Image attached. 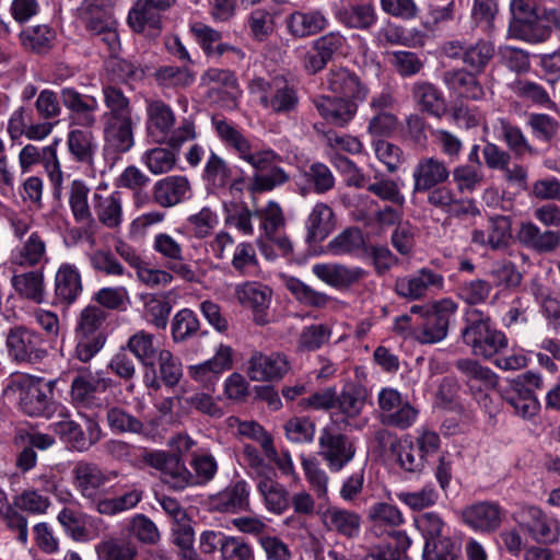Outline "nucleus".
Returning a JSON list of instances; mask_svg holds the SVG:
<instances>
[{
	"instance_id": "nucleus-1",
	"label": "nucleus",
	"mask_w": 560,
	"mask_h": 560,
	"mask_svg": "<svg viewBox=\"0 0 560 560\" xmlns=\"http://www.w3.org/2000/svg\"><path fill=\"white\" fill-rule=\"evenodd\" d=\"M509 36L528 43H541L552 28L560 30V10L537 7L530 0H512Z\"/></svg>"
},
{
	"instance_id": "nucleus-2",
	"label": "nucleus",
	"mask_w": 560,
	"mask_h": 560,
	"mask_svg": "<svg viewBox=\"0 0 560 560\" xmlns=\"http://www.w3.org/2000/svg\"><path fill=\"white\" fill-rule=\"evenodd\" d=\"M460 339L474 357L490 360L508 348L505 334L499 330L489 314L470 307L464 315Z\"/></svg>"
},
{
	"instance_id": "nucleus-3",
	"label": "nucleus",
	"mask_w": 560,
	"mask_h": 560,
	"mask_svg": "<svg viewBox=\"0 0 560 560\" xmlns=\"http://www.w3.org/2000/svg\"><path fill=\"white\" fill-rule=\"evenodd\" d=\"M5 348L8 357L18 364H38L48 355L43 335L25 325L7 330Z\"/></svg>"
},
{
	"instance_id": "nucleus-4",
	"label": "nucleus",
	"mask_w": 560,
	"mask_h": 560,
	"mask_svg": "<svg viewBox=\"0 0 560 560\" xmlns=\"http://www.w3.org/2000/svg\"><path fill=\"white\" fill-rule=\"evenodd\" d=\"M142 459L161 472V481L174 491H183L196 486V478L177 454L152 451L144 452Z\"/></svg>"
},
{
	"instance_id": "nucleus-5",
	"label": "nucleus",
	"mask_w": 560,
	"mask_h": 560,
	"mask_svg": "<svg viewBox=\"0 0 560 560\" xmlns=\"http://www.w3.org/2000/svg\"><path fill=\"white\" fill-rule=\"evenodd\" d=\"M19 387V406L30 417L50 418L56 411L50 382L40 378L21 381Z\"/></svg>"
},
{
	"instance_id": "nucleus-6",
	"label": "nucleus",
	"mask_w": 560,
	"mask_h": 560,
	"mask_svg": "<svg viewBox=\"0 0 560 560\" xmlns=\"http://www.w3.org/2000/svg\"><path fill=\"white\" fill-rule=\"evenodd\" d=\"M318 455L326 462L331 472L341 471L355 456L353 441L346 434L323 429L318 438Z\"/></svg>"
},
{
	"instance_id": "nucleus-7",
	"label": "nucleus",
	"mask_w": 560,
	"mask_h": 560,
	"mask_svg": "<svg viewBox=\"0 0 560 560\" xmlns=\"http://www.w3.org/2000/svg\"><path fill=\"white\" fill-rule=\"evenodd\" d=\"M347 38L340 32H329L314 39L305 52L302 65L308 74H315L328 65L336 56H343Z\"/></svg>"
},
{
	"instance_id": "nucleus-8",
	"label": "nucleus",
	"mask_w": 560,
	"mask_h": 560,
	"mask_svg": "<svg viewBox=\"0 0 560 560\" xmlns=\"http://www.w3.org/2000/svg\"><path fill=\"white\" fill-rule=\"evenodd\" d=\"M212 125L221 141L226 147L234 149L241 159L248 162L255 170L265 171L268 168L272 158L270 152L252 153L249 141L240 130L222 117L213 116Z\"/></svg>"
},
{
	"instance_id": "nucleus-9",
	"label": "nucleus",
	"mask_w": 560,
	"mask_h": 560,
	"mask_svg": "<svg viewBox=\"0 0 560 560\" xmlns=\"http://www.w3.org/2000/svg\"><path fill=\"white\" fill-rule=\"evenodd\" d=\"M456 369L464 377V382L469 388L470 394L479 401L488 400L487 392L497 387L499 377L488 366L481 365L471 358L459 359L455 362Z\"/></svg>"
},
{
	"instance_id": "nucleus-10",
	"label": "nucleus",
	"mask_w": 560,
	"mask_h": 560,
	"mask_svg": "<svg viewBox=\"0 0 560 560\" xmlns=\"http://www.w3.org/2000/svg\"><path fill=\"white\" fill-rule=\"evenodd\" d=\"M456 308L453 301L443 300L434 305L433 311H425L424 323L415 331L416 339L421 343H435L443 340Z\"/></svg>"
},
{
	"instance_id": "nucleus-11",
	"label": "nucleus",
	"mask_w": 560,
	"mask_h": 560,
	"mask_svg": "<svg viewBox=\"0 0 560 560\" xmlns=\"http://www.w3.org/2000/svg\"><path fill=\"white\" fill-rule=\"evenodd\" d=\"M153 249L166 260L167 269L187 282H196L198 275L192 265L184 261L182 244L167 233L154 236Z\"/></svg>"
},
{
	"instance_id": "nucleus-12",
	"label": "nucleus",
	"mask_w": 560,
	"mask_h": 560,
	"mask_svg": "<svg viewBox=\"0 0 560 560\" xmlns=\"http://www.w3.org/2000/svg\"><path fill=\"white\" fill-rule=\"evenodd\" d=\"M327 89L338 97L363 102L370 90L362 78L346 67L331 68L326 77Z\"/></svg>"
},
{
	"instance_id": "nucleus-13",
	"label": "nucleus",
	"mask_w": 560,
	"mask_h": 560,
	"mask_svg": "<svg viewBox=\"0 0 560 560\" xmlns=\"http://www.w3.org/2000/svg\"><path fill=\"white\" fill-rule=\"evenodd\" d=\"M253 85L261 92L260 103L275 113H289L295 109L299 103L295 90L278 78L271 82L256 79Z\"/></svg>"
},
{
	"instance_id": "nucleus-14",
	"label": "nucleus",
	"mask_w": 560,
	"mask_h": 560,
	"mask_svg": "<svg viewBox=\"0 0 560 560\" xmlns=\"http://www.w3.org/2000/svg\"><path fill=\"white\" fill-rule=\"evenodd\" d=\"M290 370V362L280 352L262 353L255 351L248 360L247 374L252 381H280Z\"/></svg>"
},
{
	"instance_id": "nucleus-15",
	"label": "nucleus",
	"mask_w": 560,
	"mask_h": 560,
	"mask_svg": "<svg viewBox=\"0 0 560 560\" xmlns=\"http://www.w3.org/2000/svg\"><path fill=\"white\" fill-rule=\"evenodd\" d=\"M233 350L231 347L220 345L214 357L203 363L188 368L189 376L202 385L206 389L213 392L221 374L233 365Z\"/></svg>"
},
{
	"instance_id": "nucleus-16",
	"label": "nucleus",
	"mask_w": 560,
	"mask_h": 560,
	"mask_svg": "<svg viewBox=\"0 0 560 560\" xmlns=\"http://www.w3.org/2000/svg\"><path fill=\"white\" fill-rule=\"evenodd\" d=\"M451 176L446 163L435 156H421L412 170V194H424L438 185L445 184Z\"/></svg>"
},
{
	"instance_id": "nucleus-17",
	"label": "nucleus",
	"mask_w": 560,
	"mask_h": 560,
	"mask_svg": "<svg viewBox=\"0 0 560 560\" xmlns=\"http://www.w3.org/2000/svg\"><path fill=\"white\" fill-rule=\"evenodd\" d=\"M521 525L539 544H555L559 540L558 521L537 506H526L522 511Z\"/></svg>"
},
{
	"instance_id": "nucleus-18",
	"label": "nucleus",
	"mask_w": 560,
	"mask_h": 560,
	"mask_svg": "<svg viewBox=\"0 0 560 560\" xmlns=\"http://www.w3.org/2000/svg\"><path fill=\"white\" fill-rule=\"evenodd\" d=\"M427 202L451 217L476 215L479 213L475 201L469 198H456L453 188L444 184L435 186L431 190H425Z\"/></svg>"
},
{
	"instance_id": "nucleus-19",
	"label": "nucleus",
	"mask_w": 560,
	"mask_h": 560,
	"mask_svg": "<svg viewBox=\"0 0 560 560\" xmlns=\"http://www.w3.org/2000/svg\"><path fill=\"white\" fill-rule=\"evenodd\" d=\"M73 486L84 499H95L100 490L109 480L110 476L116 477V471L106 472L97 464L80 460L73 470Z\"/></svg>"
},
{
	"instance_id": "nucleus-20",
	"label": "nucleus",
	"mask_w": 560,
	"mask_h": 560,
	"mask_svg": "<svg viewBox=\"0 0 560 560\" xmlns=\"http://www.w3.org/2000/svg\"><path fill=\"white\" fill-rule=\"evenodd\" d=\"M444 278L442 275L429 268H422L410 277L397 279L395 291L402 298L418 300L432 289L442 290Z\"/></svg>"
},
{
	"instance_id": "nucleus-21",
	"label": "nucleus",
	"mask_w": 560,
	"mask_h": 560,
	"mask_svg": "<svg viewBox=\"0 0 560 560\" xmlns=\"http://www.w3.org/2000/svg\"><path fill=\"white\" fill-rule=\"evenodd\" d=\"M147 130L156 143H165L173 130L176 116L173 108L162 100L147 101Z\"/></svg>"
},
{
	"instance_id": "nucleus-22",
	"label": "nucleus",
	"mask_w": 560,
	"mask_h": 560,
	"mask_svg": "<svg viewBox=\"0 0 560 560\" xmlns=\"http://www.w3.org/2000/svg\"><path fill=\"white\" fill-rule=\"evenodd\" d=\"M113 386V380L104 377L100 373L83 372L79 373L71 383L72 401L81 407H92L97 405L96 393L105 392Z\"/></svg>"
},
{
	"instance_id": "nucleus-23",
	"label": "nucleus",
	"mask_w": 560,
	"mask_h": 560,
	"mask_svg": "<svg viewBox=\"0 0 560 560\" xmlns=\"http://www.w3.org/2000/svg\"><path fill=\"white\" fill-rule=\"evenodd\" d=\"M462 516L469 527L491 533L500 527L503 511L497 502L482 501L466 506L462 512Z\"/></svg>"
},
{
	"instance_id": "nucleus-24",
	"label": "nucleus",
	"mask_w": 560,
	"mask_h": 560,
	"mask_svg": "<svg viewBox=\"0 0 560 560\" xmlns=\"http://www.w3.org/2000/svg\"><path fill=\"white\" fill-rule=\"evenodd\" d=\"M191 194V186L186 176L172 175L158 180L152 190L153 200L163 208L174 207Z\"/></svg>"
},
{
	"instance_id": "nucleus-25",
	"label": "nucleus",
	"mask_w": 560,
	"mask_h": 560,
	"mask_svg": "<svg viewBox=\"0 0 560 560\" xmlns=\"http://www.w3.org/2000/svg\"><path fill=\"white\" fill-rule=\"evenodd\" d=\"M518 242L536 253H552L560 246V233L553 230H541L532 221L522 222L517 231Z\"/></svg>"
},
{
	"instance_id": "nucleus-26",
	"label": "nucleus",
	"mask_w": 560,
	"mask_h": 560,
	"mask_svg": "<svg viewBox=\"0 0 560 560\" xmlns=\"http://www.w3.org/2000/svg\"><path fill=\"white\" fill-rule=\"evenodd\" d=\"M104 149L113 153H126L135 144L132 118L104 120Z\"/></svg>"
},
{
	"instance_id": "nucleus-27",
	"label": "nucleus",
	"mask_w": 560,
	"mask_h": 560,
	"mask_svg": "<svg viewBox=\"0 0 560 560\" xmlns=\"http://www.w3.org/2000/svg\"><path fill=\"white\" fill-rule=\"evenodd\" d=\"M238 302L254 313V320L258 325L268 323L266 311L270 304L271 291L268 287L257 282H248L236 289Z\"/></svg>"
},
{
	"instance_id": "nucleus-28",
	"label": "nucleus",
	"mask_w": 560,
	"mask_h": 560,
	"mask_svg": "<svg viewBox=\"0 0 560 560\" xmlns=\"http://www.w3.org/2000/svg\"><path fill=\"white\" fill-rule=\"evenodd\" d=\"M312 270L318 279L339 290L350 288L365 275L362 268L342 264H316Z\"/></svg>"
},
{
	"instance_id": "nucleus-29",
	"label": "nucleus",
	"mask_w": 560,
	"mask_h": 560,
	"mask_svg": "<svg viewBox=\"0 0 560 560\" xmlns=\"http://www.w3.org/2000/svg\"><path fill=\"white\" fill-rule=\"evenodd\" d=\"M319 114L331 125L346 126L358 110V102L338 96H323L315 101Z\"/></svg>"
},
{
	"instance_id": "nucleus-30",
	"label": "nucleus",
	"mask_w": 560,
	"mask_h": 560,
	"mask_svg": "<svg viewBox=\"0 0 560 560\" xmlns=\"http://www.w3.org/2000/svg\"><path fill=\"white\" fill-rule=\"evenodd\" d=\"M61 101L71 110L78 125L91 128L96 122L95 112L98 103L94 96L82 95L74 89H62Z\"/></svg>"
},
{
	"instance_id": "nucleus-31",
	"label": "nucleus",
	"mask_w": 560,
	"mask_h": 560,
	"mask_svg": "<svg viewBox=\"0 0 560 560\" xmlns=\"http://www.w3.org/2000/svg\"><path fill=\"white\" fill-rule=\"evenodd\" d=\"M82 290V279L77 267L62 264L55 276V300L68 306L77 301Z\"/></svg>"
},
{
	"instance_id": "nucleus-32",
	"label": "nucleus",
	"mask_w": 560,
	"mask_h": 560,
	"mask_svg": "<svg viewBox=\"0 0 560 560\" xmlns=\"http://www.w3.org/2000/svg\"><path fill=\"white\" fill-rule=\"evenodd\" d=\"M324 527L343 537L353 538L360 532L361 517L358 513L338 506H328L320 514Z\"/></svg>"
},
{
	"instance_id": "nucleus-33",
	"label": "nucleus",
	"mask_w": 560,
	"mask_h": 560,
	"mask_svg": "<svg viewBox=\"0 0 560 560\" xmlns=\"http://www.w3.org/2000/svg\"><path fill=\"white\" fill-rule=\"evenodd\" d=\"M161 10L151 5L145 0H137L129 12L128 23L138 33L149 38H155L161 32Z\"/></svg>"
},
{
	"instance_id": "nucleus-34",
	"label": "nucleus",
	"mask_w": 560,
	"mask_h": 560,
	"mask_svg": "<svg viewBox=\"0 0 560 560\" xmlns=\"http://www.w3.org/2000/svg\"><path fill=\"white\" fill-rule=\"evenodd\" d=\"M42 155L52 160L51 162L48 161L46 167L49 173L50 180L54 184L55 195L59 196L62 183V172L57 161L56 150L52 147H46L40 150L33 144L25 145L19 155L20 165L25 171L33 164L39 162Z\"/></svg>"
},
{
	"instance_id": "nucleus-35",
	"label": "nucleus",
	"mask_w": 560,
	"mask_h": 560,
	"mask_svg": "<svg viewBox=\"0 0 560 560\" xmlns=\"http://www.w3.org/2000/svg\"><path fill=\"white\" fill-rule=\"evenodd\" d=\"M471 70L451 69L443 73L445 85L462 97L479 101L485 96V91L480 82Z\"/></svg>"
},
{
	"instance_id": "nucleus-36",
	"label": "nucleus",
	"mask_w": 560,
	"mask_h": 560,
	"mask_svg": "<svg viewBox=\"0 0 560 560\" xmlns=\"http://www.w3.org/2000/svg\"><path fill=\"white\" fill-rule=\"evenodd\" d=\"M285 24L293 37L305 38L324 31L328 25V21L318 10L308 12L295 11L288 15Z\"/></svg>"
},
{
	"instance_id": "nucleus-37",
	"label": "nucleus",
	"mask_w": 560,
	"mask_h": 560,
	"mask_svg": "<svg viewBox=\"0 0 560 560\" xmlns=\"http://www.w3.org/2000/svg\"><path fill=\"white\" fill-rule=\"evenodd\" d=\"M335 229V213L332 209L318 202L314 206L306 220V242L310 244L322 243Z\"/></svg>"
},
{
	"instance_id": "nucleus-38",
	"label": "nucleus",
	"mask_w": 560,
	"mask_h": 560,
	"mask_svg": "<svg viewBox=\"0 0 560 560\" xmlns=\"http://www.w3.org/2000/svg\"><path fill=\"white\" fill-rule=\"evenodd\" d=\"M93 209L98 222L109 230L119 229L122 223V200L118 191L94 194Z\"/></svg>"
},
{
	"instance_id": "nucleus-39",
	"label": "nucleus",
	"mask_w": 560,
	"mask_h": 560,
	"mask_svg": "<svg viewBox=\"0 0 560 560\" xmlns=\"http://www.w3.org/2000/svg\"><path fill=\"white\" fill-rule=\"evenodd\" d=\"M98 560H139L138 545L126 538L107 536L94 547Z\"/></svg>"
},
{
	"instance_id": "nucleus-40",
	"label": "nucleus",
	"mask_w": 560,
	"mask_h": 560,
	"mask_svg": "<svg viewBox=\"0 0 560 560\" xmlns=\"http://www.w3.org/2000/svg\"><path fill=\"white\" fill-rule=\"evenodd\" d=\"M125 348L130 351L144 368L152 370H154L156 358L164 350L159 347L155 336L145 330H139L130 336Z\"/></svg>"
},
{
	"instance_id": "nucleus-41",
	"label": "nucleus",
	"mask_w": 560,
	"mask_h": 560,
	"mask_svg": "<svg viewBox=\"0 0 560 560\" xmlns=\"http://www.w3.org/2000/svg\"><path fill=\"white\" fill-rule=\"evenodd\" d=\"M88 424V435L77 422L70 419L57 422L55 424V431L71 443L74 448L82 451L96 443L101 434L97 422L89 420Z\"/></svg>"
},
{
	"instance_id": "nucleus-42",
	"label": "nucleus",
	"mask_w": 560,
	"mask_h": 560,
	"mask_svg": "<svg viewBox=\"0 0 560 560\" xmlns=\"http://www.w3.org/2000/svg\"><path fill=\"white\" fill-rule=\"evenodd\" d=\"M411 95L420 109L429 115L441 117L446 110V104L442 93L430 82H415L411 88Z\"/></svg>"
},
{
	"instance_id": "nucleus-43",
	"label": "nucleus",
	"mask_w": 560,
	"mask_h": 560,
	"mask_svg": "<svg viewBox=\"0 0 560 560\" xmlns=\"http://www.w3.org/2000/svg\"><path fill=\"white\" fill-rule=\"evenodd\" d=\"M499 125L500 135L506 144L508 151L516 159H522L525 155H538V150L529 143L527 137L518 126L505 118H500Z\"/></svg>"
},
{
	"instance_id": "nucleus-44",
	"label": "nucleus",
	"mask_w": 560,
	"mask_h": 560,
	"mask_svg": "<svg viewBox=\"0 0 560 560\" xmlns=\"http://www.w3.org/2000/svg\"><path fill=\"white\" fill-rule=\"evenodd\" d=\"M248 494L247 483L240 480L213 498L212 504L220 512H236L248 506Z\"/></svg>"
},
{
	"instance_id": "nucleus-45",
	"label": "nucleus",
	"mask_w": 560,
	"mask_h": 560,
	"mask_svg": "<svg viewBox=\"0 0 560 560\" xmlns=\"http://www.w3.org/2000/svg\"><path fill=\"white\" fill-rule=\"evenodd\" d=\"M12 285L18 294L34 303L44 302L45 285L44 276L40 271H28L12 277Z\"/></svg>"
},
{
	"instance_id": "nucleus-46",
	"label": "nucleus",
	"mask_w": 560,
	"mask_h": 560,
	"mask_svg": "<svg viewBox=\"0 0 560 560\" xmlns=\"http://www.w3.org/2000/svg\"><path fill=\"white\" fill-rule=\"evenodd\" d=\"M495 55V46L491 40L478 39L468 45L464 51V65L474 73H482Z\"/></svg>"
},
{
	"instance_id": "nucleus-47",
	"label": "nucleus",
	"mask_w": 560,
	"mask_h": 560,
	"mask_svg": "<svg viewBox=\"0 0 560 560\" xmlns=\"http://www.w3.org/2000/svg\"><path fill=\"white\" fill-rule=\"evenodd\" d=\"M107 313L97 305H88L79 314L75 335L106 337L104 331Z\"/></svg>"
},
{
	"instance_id": "nucleus-48",
	"label": "nucleus",
	"mask_w": 560,
	"mask_h": 560,
	"mask_svg": "<svg viewBox=\"0 0 560 560\" xmlns=\"http://www.w3.org/2000/svg\"><path fill=\"white\" fill-rule=\"evenodd\" d=\"M270 153L272 158L270 159L268 168L265 171L256 170V173L253 176V180L249 186V190L252 192L270 191L273 188L285 184L290 179L289 174L283 168L275 165L277 155L272 152Z\"/></svg>"
},
{
	"instance_id": "nucleus-49",
	"label": "nucleus",
	"mask_w": 560,
	"mask_h": 560,
	"mask_svg": "<svg viewBox=\"0 0 560 560\" xmlns=\"http://www.w3.org/2000/svg\"><path fill=\"white\" fill-rule=\"evenodd\" d=\"M527 127L540 142L551 144L560 137V121L542 113H530L527 116Z\"/></svg>"
},
{
	"instance_id": "nucleus-50",
	"label": "nucleus",
	"mask_w": 560,
	"mask_h": 560,
	"mask_svg": "<svg viewBox=\"0 0 560 560\" xmlns=\"http://www.w3.org/2000/svg\"><path fill=\"white\" fill-rule=\"evenodd\" d=\"M68 148L72 156L81 163L92 164L96 151L95 138L92 131L74 129L68 135Z\"/></svg>"
},
{
	"instance_id": "nucleus-51",
	"label": "nucleus",
	"mask_w": 560,
	"mask_h": 560,
	"mask_svg": "<svg viewBox=\"0 0 560 560\" xmlns=\"http://www.w3.org/2000/svg\"><path fill=\"white\" fill-rule=\"evenodd\" d=\"M257 488L264 498V502L268 511L275 514H282L289 508V492L278 481H259Z\"/></svg>"
},
{
	"instance_id": "nucleus-52",
	"label": "nucleus",
	"mask_w": 560,
	"mask_h": 560,
	"mask_svg": "<svg viewBox=\"0 0 560 560\" xmlns=\"http://www.w3.org/2000/svg\"><path fill=\"white\" fill-rule=\"evenodd\" d=\"M340 21L350 28L369 30L377 21V14L372 3L352 4L340 13Z\"/></svg>"
},
{
	"instance_id": "nucleus-53",
	"label": "nucleus",
	"mask_w": 560,
	"mask_h": 560,
	"mask_svg": "<svg viewBox=\"0 0 560 560\" xmlns=\"http://www.w3.org/2000/svg\"><path fill=\"white\" fill-rule=\"evenodd\" d=\"M202 178L212 188H224L232 179V168L221 156L210 150Z\"/></svg>"
},
{
	"instance_id": "nucleus-54",
	"label": "nucleus",
	"mask_w": 560,
	"mask_h": 560,
	"mask_svg": "<svg viewBox=\"0 0 560 560\" xmlns=\"http://www.w3.org/2000/svg\"><path fill=\"white\" fill-rule=\"evenodd\" d=\"M89 187L82 180H73L69 190V205L77 222L94 223L88 202Z\"/></svg>"
},
{
	"instance_id": "nucleus-55",
	"label": "nucleus",
	"mask_w": 560,
	"mask_h": 560,
	"mask_svg": "<svg viewBox=\"0 0 560 560\" xmlns=\"http://www.w3.org/2000/svg\"><path fill=\"white\" fill-rule=\"evenodd\" d=\"M103 96L104 104L108 109L103 116L104 120L131 117L130 101L120 89L114 85H105Z\"/></svg>"
},
{
	"instance_id": "nucleus-56",
	"label": "nucleus",
	"mask_w": 560,
	"mask_h": 560,
	"mask_svg": "<svg viewBox=\"0 0 560 560\" xmlns=\"http://www.w3.org/2000/svg\"><path fill=\"white\" fill-rule=\"evenodd\" d=\"M366 400V390L355 384L346 385L340 395H337L336 406L348 418L358 417Z\"/></svg>"
},
{
	"instance_id": "nucleus-57",
	"label": "nucleus",
	"mask_w": 560,
	"mask_h": 560,
	"mask_svg": "<svg viewBox=\"0 0 560 560\" xmlns=\"http://www.w3.org/2000/svg\"><path fill=\"white\" fill-rule=\"evenodd\" d=\"M106 421L115 433H141L144 430L143 422L120 407L113 406L106 410Z\"/></svg>"
},
{
	"instance_id": "nucleus-58",
	"label": "nucleus",
	"mask_w": 560,
	"mask_h": 560,
	"mask_svg": "<svg viewBox=\"0 0 560 560\" xmlns=\"http://www.w3.org/2000/svg\"><path fill=\"white\" fill-rule=\"evenodd\" d=\"M364 245L362 231L357 226L345 229L328 244V250L337 256L352 255Z\"/></svg>"
},
{
	"instance_id": "nucleus-59",
	"label": "nucleus",
	"mask_w": 560,
	"mask_h": 560,
	"mask_svg": "<svg viewBox=\"0 0 560 560\" xmlns=\"http://www.w3.org/2000/svg\"><path fill=\"white\" fill-rule=\"evenodd\" d=\"M173 544L179 549V556L183 560H202L200 555L194 548L195 530L189 520L175 524L172 528Z\"/></svg>"
},
{
	"instance_id": "nucleus-60",
	"label": "nucleus",
	"mask_w": 560,
	"mask_h": 560,
	"mask_svg": "<svg viewBox=\"0 0 560 560\" xmlns=\"http://www.w3.org/2000/svg\"><path fill=\"white\" fill-rule=\"evenodd\" d=\"M285 287L299 302L306 306L323 308L330 301L327 294L315 291L296 278L288 279Z\"/></svg>"
},
{
	"instance_id": "nucleus-61",
	"label": "nucleus",
	"mask_w": 560,
	"mask_h": 560,
	"mask_svg": "<svg viewBox=\"0 0 560 560\" xmlns=\"http://www.w3.org/2000/svg\"><path fill=\"white\" fill-rule=\"evenodd\" d=\"M200 329L197 315L188 308L178 311L172 320V337L175 342H183L194 337Z\"/></svg>"
},
{
	"instance_id": "nucleus-62",
	"label": "nucleus",
	"mask_w": 560,
	"mask_h": 560,
	"mask_svg": "<svg viewBox=\"0 0 560 560\" xmlns=\"http://www.w3.org/2000/svg\"><path fill=\"white\" fill-rule=\"evenodd\" d=\"M46 252L42 236L34 232L24 242L22 248L14 256L13 262L20 266L33 267L40 262Z\"/></svg>"
},
{
	"instance_id": "nucleus-63",
	"label": "nucleus",
	"mask_w": 560,
	"mask_h": 560,
	"mask_svg": "<svg viewBox=\"0 0 560 560\" xmlns=\"http://www.w3.org/2000/svg\"><path fill=\"white\" fill-rule=\"evenodd\" d=\"M451 174L459 192H471L483 182L481 170L476 165H457L453 168Z\"/></svg>"
},
{
	"instance_id": "nucleus-64",
	"label": "nucleus",
	"mask_w": 560,
	"mask_h": 560,
	"mask_svg": "<svg viewBox=\"0 0 560 560\" xmlns=\"http://www.w3.org/2000/svg\"><path fill=\"white\" fill-rule=\"evenodd\" d=\"M20 38L26 50L42 54L49 49L52 39V32L46 25H38L23 30Z\"/></svg>"
}]
</instances>
